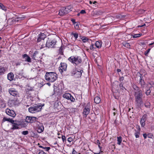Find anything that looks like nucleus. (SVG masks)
I'll return each mask as SVG.
<instances>
[{
  "instance_id": "473e14b6",
  "label": "nucleus",
  "mask_w": 154,
  "mask_h": 154,
  "mask_svg": "<svg viewBox=\"0 0 154 154\" xmlns=\"http://www.w3.org/2000/svg\"><path fill=\"white\" fill-rule=\"evenodd\" d=\"M81 39L82 40V41L84 43L88 41V39L87 38L85 37H83Z\"/></svg>"
},
{
  "instance_id": "7c9ffc66",
  "label": "nucleus",
  "mask_w": 154,
  "mask_h": 154,
  "mask_svg": "<svg viewBox=\"0 0 154 154\" xmlns=\"http://www.w3.org/2000/svg\"><path fill=\"white\" fill-rule=\"evenodd\" d=\"M0 7L2 10L5 11H6V8L1 3H0Z\"/></svg>"
},
{
  "instance_id": "bf43d9fd",
  "label": "nucleus",
  "mask_w": 154,
  "mask_h": 154,
  "mask_svg": "<svg viewBox=\"0 0 154 154\" xmlns=\"http://www.w3.org/2000/svg\"><path fill=\"white\" fill-rule=\"evenodd\" d=\"M20 64V63L19 62L17 63L16 64V66L19 65Z\"/></svg>"
},
{
  "instance_id": "2eb2a0df",
  "label": "nucleus",
  "mask_w": 154,
  "mask_h": 154,
  "mask_svg": "<svg viewBox=\"0 0 154 154\" xmlns=\"http://www.w3.org/2000/svg\"><path fill=\"white\" fill-rule=\"evenodd\" d=\"M9 92L10 94L12 96H16L17 94V92L14 88H11L9 89Z\"/></svg>"
},
{
  "instance_id": "f3484780",
  "label": "nucleus",
  "mask_w": 154,
  "mask_h": 154,
  "mask_svg": "<svg viewBox=\"0 0 154 154\" xmlns=\"http://www.w3.org/2000/svg\"><path fill=\"white\" fill-rule=\"evenodd\" d=\"M23 57L24 59L25 60L28 62H31V58L27 54H24L23 55Z\"/></svg>"
},
{
  "instance_id": "0eeeda50",
  "label": "nucleus",
  "mask_w": 154,
  "mask_h": 154,
  "mask_svg": "<svg viewBox=\"0 0 154 154\" xmlns=\"http://www.w3.org/2000/svg\"><path fill=\"white\" fill-rule=\"evenodd\" d=\"M90 109V103H88L85 106L83 112L84 116L85 117H86L87 115L89 113Z\"/></svg>"
},
{
  "instance_id": "ddd939ff",
  "label": "nucleus",
  "mask_w": 154,
  "mask_h": 154,
  "mask_svg": "<svg viewBox=\"0 0 154 154\" xmlns=\"http://www.w3.org/2000/svg\"><path fill=\"white\" fill-rule=\"evenodd\" d=\"M46 37V35L44 33H40V34L38 35V38L37 39L38 42H40L42 40H44Z\"/></svg>"
},
{
  "instance_id": "603ef678",
  "label": "nucleus",
  "mask_w": 154,
  "mask_h": 154,
  "mask_svg": "<svg viewBox=\"0 0 154 154\" xmlns=\"http://www.w3.org/2000/svg\"><path fill=\"white\" fill-rule=\"evenodd\" d=\"M77 152L75 151L74 149H73L72 152V154H77Z\"/></svg>"
},
{
  "instance_id": "423d86ee",
  "label": "nucleus",
  "mask_w": 154,
  "mask_h": 154,
  "mask_svg": "<svg viewBox=\"0 0 154 154\" xmlns=\"http://www.w3.org/2000/svg\"><path fill=\"white\" fill-rule=\"evenodd\" d=\"M56 41L55 39H48L46 44V46L48 48H52L54 47Z\"/></svg>"
},
{
  "instance_id": "c756f323",
  "label": "nucleus",
  "mask_w": 154,
  "mask_h": 154,
  "mask_svg": "<svg viewBox=\"0 0 154 154\" xmlns=\"http://www.w3.org/2000/svg\"><path fill=\"white\" fill-rule=\"evenodd\" d=\"M39 147L46 150L47 151H49L50 149V148L49 147H44L42 146H39Z\"/></svg>"
},
{
  "instance_id": "ea45409f",
  "label": "nucleus",
  "mask_w": 154,
  "mask_h": 154,
  "mask_svg": "<svg viewBox=\"0 0 154 154\" xmlns=\"http://www.w3.org/2000/svg\"><path fill=\"white\" fill-rule=\"evenodd\" d=\"M90 48L91 50H92L93 51L94 50L95 48L94 47V45H93V44L91 45L90 47Z\"/></svg>"
},
{
  "instance_id": "f03ea898",
  "label": "nucleus",
  "mask_w": 154,
  "mask_h": 154,
  "mask_svg": "<svg viewBox=\"0 0 154 154\" xmlns=\"http://www.w3.org/2000/svg\"><path fill=\"white\" fill-rule=\"evenodd\" d=\"M142 96L143 94L141 91H139L138 92L135 93V101L139 107L141 106L143 104L142 99Z\"/></svg>"
},
{
  "instance_id": "f8f14e48",
  "label": "nucleus",
  "mask_w": 154,
  "mask_h": 154,
  "mask_svg": "<svg viewBox=\"0 0 154 154\" xmlns=\"http://www.w3.org/2000/svg\"><path fill=\"white\" fill-rule=\"evenodd\" d=\"M61 66L59 67V70L60 72H63L66 69L67 65L65 63H61Z\"/></svg>"
},
{
  "instance_id": "7ed1b4c3",
  "label": "nucleus",
  "mask_w": 154,
  "mask_h": 154,
  "mask_svg": "<svg viewBox=\"0 0 154 154\" xmlns=\"http://www.w3.org/2000/svg\"><path fill=\"white\" fill-rule=\"evenodd\" d=\"M68 60L76 65L80 64L82 61V59L81 57L78 56H72L69 57Z\"/></svg>"
},
{
  "instance_id": "9d476101",
  "label": "nucleus",
  "mask_w": 154,
  "mask_h": 154,
  "mask_svg": "<svg viewBox=\"0 0 154 154\" xmlns=\"http://www.w3.org/2000/svg\"><path fill=\"white\" fill-rule=\"evenodd\" d=\"M38 118L35 117L27 116L26 117L25 121L28 123H32L37 121Z\"/></svg>"
},
{
  "instance_id": "13d9d810",
  "label": "nucleus",
  "mask_w": 154,
  "mask_h": 154,
  "mask_svg": "<svg viewBox=\"0 0 154 154\" xmlns=\"http://www.w3.org/2000/svg\"><path fill=\"white\" fill-rule=\"evenodd\" d=\"M124 80V78L123 77H122L119 78L120 81H123Z\"/></svg>"
},
{
  "instance_id": "72a5a7b5",
  "label": "nucleus",
  "mask_w": 154,
  "mask_h": 154,
  "mask_svg": "<svg viewBox=\"0 0 154 154\" xmlns=\"http://www.w3.org/2000/svg\"><path fill=\"white\" fill-rule=\"evenodd\" d=\"M123 45L126 48H129L130 46V45L129 43L126 42H124L123 43Z\"/></svg>"
},
{
  "instance_id": "4c0bfd02",
  "label": "nucleus",
  "mask_w": 154,
  "mask_h": 154,
  "mask_svg": "<svg viewBox=\"0 0 154 154\" xmlns=\"http://www.w3.org/2000/svg\"><path fill=\"white\" fill-rule=\"evenodd\" d=\"M147 115L146 114H144L143 115L142 118L141 119V120H143V121H145L146 119V118Z\"/></svg>"
},
{
  "instance_id": "1a4fd4ad",
  "label": "nucleus",
  "mask_w": 154,
  "mask_h": 154,
  "mask_svg": "<svg viewBox=\"0 0 154 154\" xmlns=\"http://www.w3.org/2000/svg\"><path fill=\"white\" fill-rule=\"evenodd\" d=\"M63 97L68 100L71 101L72 102H73L75 101V98L69 93H65L63 95Z\"/></svg>"
},
{
  "instance_id": "6e6d98bb",
  "label": "nucleus",
  "mask_w": 154,
  "mask_h": 154,
  "mask_svg": "<svg viewBox=\"0 0 154 154\" xmlns=\"http://www.w3.org/2000/svg\"><path fill=\"white\" fill-rule=\"evenodd\" d=\"M19 75H20L21 76H24V73L23 72V70L21 72L19 73Z\"/></svg>"
},
{
  "instance_id": "a18cd8bd",
  "label": "nucleus",
  "mask_w": 154,
  "mask_h": 154,
  "mask_svg": "<svg viewBox=\"0 0 154 154\" xmlns=\"http://www.w3.org/2000/svg\"><path fill=\"white\" fill-rule=\"evenodd\" d=\"M62 139L63 141L64 142V141L66 140V138L64 135H63L62 137Z\"/></svg>"
},
{
  "instance_id": "774afa93",
  "label": "nucleus",
  "mask_w": 154,
  "mask_h": 154,
  "mask_svg": "<svg viewBox=\"0 0 154 154\" xmlns=\"http://www.w3.org/2000/svg\"><path fill=\"white\" fill-rule=\"evenodd\" d=\"M20 19L21 20H22V19H23V18H22V17H20Z\"/></svg>"
},
{
  "instance_id": "3c124183",
  "label": "nucleus",
  "mask_w": 154,
  "mask_h": 154,
  "mask_svg": "<svg viewBox=\"0 0 154 154\" xmlns=\"http://www.w3.org/2000/svg\"><path fill=\"white\" fill-rule=\"evenodd\" d=\"M72 140V139L71 137H69L67 139V141L69 142H71Z\"/></svg>"
},
{
  "instance_id": "8fccbe9b",
  "label": "nucleus",
  "mask_w": 154,
  "mask_h": 154,
  "mask_svg": "<svg viewBox=\"0 0 154 154\" xmlns=\"http://www.w3.org/2000/svg\"><path fill=\"white\" fill-rule=\"evenodd\" d=\"M37 54V52H36V51H35L33 54V58L34 59H35V56L36 55V54Z\"/></svg>"
},
{
  "instance_id": "4be33fe9",
  "label": "nucleus",
  "mask_w": 154,
  "mask_h": 154,
  "mask_svg": "<svg viewBox=\"0 0 154 154\" xmlns=\"http://www.w3.org/2000/svg\"><path fill=\"white\" fill-rule=\"evenodd\" d=\"M6 70L7 69L6 68L3 67H0V75L4 74Z\"/></svg>"
},
{
  "instance_id": "680f3d73",
  "label": "nucleus",
  "mask_w": 154,
  "mask_h": 154,
  "mask_svg": "<svg viewBox=\"0 0 154 154\" xmlns=\"http://www.w3.org/2000/svg\"><path fill=\"white\" fill-rule=\"evenodd\" d=\"M47 85H48L49 86H50L51 85V84L50 83H47Z\"/></svg>"
},
{
  "instance_id": "20e7f679",
  "label": "nucleus",
  "mask_w": 154,
  "mask_h": 154,
  "mask_svg": "<svg viewBox=\"0 0 154 154\" xmlns=\"http://www.w3.org/2000/svg\"><path fill=\"white\" fill-rule=\"evenodd\" d=\"M42 107L41 104H37L30 107L28 109V110L31 113H35L40 111Z\"/></svg>"
},
{
  "instance_id": "aec40b11",
  "label": "nucleus",
  "mask_w": 154,
  "mask_h": 154,
  "mask_svg": "<svg viewBox=\"0 0 154 154\" xmlns=\"http://www.w3.org/2000/svg\"><path fill=\"white\" fill-rule=\"evenodd\" d=\"M5 121H8L11 123H13L14 122V120L10 118H7L5 117L3 118L2 122H4Z\"/></svg>"
},
{
  "instance_id": "5fc2aeb1",
  "label": "nucleus",
  "mask_w": 154,
  "mask_h": 154,
  "mask_svg": "<svg viewBox=\"0 0 154 154\" xmlns=\"http://www.w3.org/2000/svg\"><path fill=\"white\" fill-rule=\"evenodd\" d=\"M86 13L85 11V10H82L81 11L80 13L82 14H84Z\"/></svg>"
},
{
  "instance_id": "2f4dec72",
  "label": "nucleus",
  "mask_w": 154,
  "mask_h": 154,
  "mask_svg": "<svg viewBox=\"0 0 154 154\" xmlns=\"http://www.w3.org/2000/svg\"><path fill=\"white\" fill-rule=\"evenodd\" d=\"M14 123L16 125H17L18 126L21 125H22V122L20 121H14Z\"/></svg>"
},
{
  "instance_id": "9b49d317",
  "label": "nucleus",
  "mask_w": 154,
  "mask_h": 154,
  "mask_svg": "<svg viewBox=\"0 0 154 154\" xmlns=\"http://www.w3.org/2000/svg\"><path fill=\"white\" fill-rule=\"evenodd\" d=\"M5 112L7 114L13 117H14L16 116V114L14 110L8 108L5 109Z\"/></svg>"
},
{
  "instance_id": "a878e982",
  "label": "nucleus",
  "mask_w": 154,
  "mask_h": 154,
  "mask_svg": "<svg viewBox=\"0 0 154 154\" xmlns=\"http://www.w3.org/2000/svg\"><path fill=\"white\" fill-rule=\"evenodd\" d=\"M142 33L135 34L132 35V36L134 38H138L142 35Z\"/></svg>"
},
{
  "instance_id": "4d7b16f0",
  "label": "nucleus",
  "mask_w": 154,
  "mask_h": 154,
  "mask_svg": "<svg viewBox=\"0 0 154 154\" xmlns=\"http://www.w3.org/2000/svg\"><path fill=\"white\" fill-rule=\"evenodd\" d=\"M71 21H72V22L74 23V24L76 23L75 22V20L74 19H72L71 20Z\"/></svg>"
},
{
  "instance_id": "49530a36",
  "label": "nucleus",
  "mask_w": 154,
  "mask_h": 154,
  "mask_svg": "<svg viewBox=\"0 0 154 154\" xmlns=\"http://www.w3.org/2000/svg\"><path fill=\"white\" fill-rule=\"evenodd\" d=\"M97 144L98 145V146L99 147V148L100 149L101 148V147L100 146V141H99V140H97Z\"/></svg>"
},
{
  "instance_id": "412c9836",
  "label": "nucleus",
  "mask_w": 154,
  "mask_h": 154,
  "mask_svg": "<svg viewBox=\"0 0 154 154\" xmlns=\"http://www.w3.org/2000/svg\"><path fill=\"white\" fill-rule=\"evenodd\" d=\"M61 105V103L58 100H56L54 103V106L55 108L58 109L60 106Z\"/></svg>"
},
{
  "instance_id": "6ab92c4d",
  "label": "nucleus",
  "mask_w": 154,
  "mask_h": 154,
  "mask_svg": "<svg viewBox=\"0 0 154 154\" xmlns=\"http://www.w3.org/2000/svg\"><path fill=\"white\" fill-rule=\"evenodd\" d=\"M96 47L98 48H100L102 46V42L101 41H98L96 42L95 44Z\"/></svg>"
},
{
  "instance_id": "a211bd4d",
  "label": "nucleus",
  "mask_w": 154,
  "mask_h": 154,
  "mask_svg": "<svg viewBox=\"0 0 154 154\" xmlns=\"http://www.w3.org/2000/svg\"><path fill=\"white\" fill-rule=\"evenodd\" d=\"M140 128L139 126H138V129L137 131L135 130V132L134 133V135L136 138H138L139 137V135L140 134Z\"/></svg>"
},
{
  "instance_id": "39448f33",
  "label": "nucleus",
  "mask_w": 154,
  "mask_h": 154,
  "mask_svg": "<svg viewBox=\"0 0 154 154\" xmlns=\"http://www.w3.org/2000/svg\"><path fill=\"white\" fill-rule=\"evenodd\" d=\"M70 6H68L66 8H63L59 11V14L60 16H63L67 14L72 10Z\"/></svg>"
},
{
  "instance_id": "de8ad7c7",
  "label": "nucleus",
  "mask_w": 154,
  "mask_h": 154,
  "mask_svg": "<svg viewBox=\"0 0 154 154\" xmlns=\"http://www.w3.org/2000/svg\"><path fill=\"white\" fill-rule=\"evenodd\" d=\"M150 49H148L147 50L145 53V54L146 55H147L150 51Z\"/></svg>"
},
{
  "instance_id": "f257e3e1",
  "label": "nucleus",
  "mask_w": 154,
  "mask_h": 154,
  "mask_svg": "<svg viewBox=\"0 0 154 154\" xmlns=\"http://www.w3.org/2000/svg\"><path fill=\"white\" fill-rule=\"evenodd\" d=\"M45 78L46 80L51 82H53L57 79V75L54 72H48L46 73Z\"/></svg>"
},
{
  "instance_id": "58836bf2",
  "label": "nucleus",
  "mask_w": 154,
  "mask_h": 154,
  "mask_svg": "<svg viewBox=\"0 0 154 154\" xmlns=\"http://www.w3.org/2000/svg\"><path fill=\"white\" fill-rule=\"evenodd\" d=\"M74 26L75 29H78L79 27V23H78L76 22L74 24Z\"/></svg>"
},
{
  "instance_id": "c03bdc74",
  "label": "nucleus",
  "mask_w": 154,
  "mask_h": 154,
  "mask_svg": "<svg viewBox=\"0 0 154 154\" xmlns=\"http://www.w3.org/2000/svg\"><path fill=\"white\" fill-rule=\"evenodd\" d=\"M123 83H121L119 85V86L121 89L124 90L125 89V88L123 86Z\"/></svg>"
},
{
  "instance_id": "0e129e2a",
  "label": "nucleus",
  "mask_w": 154,
  "mask_h": 154,
  "mask_svg": "<svg viewBox=\"0 0 154 154\" xmlns=\"http://www.w3.org/2000/svg\"><path fill=\"white\" fill-rule=\"evenodd\" d=\"M89 3H90V4H92V2L91 1H89Z\"/></svg>"
},
{
  "instance_id": "e2e57ef3",
  "label": "nucleus",
  "mask_w": 154,
  "mask_h": 154,
  "mask_svg": "<svg viewBox=\"0 0 154 154\" xmlns=\"http://www.w3.org/2000/svg\"><path fill=\"white\" fill-rule=\"evenodd\" d=\"M62 50V49L61 48H60L59 49V51H60V52L61 51L62 52V51H61Z\"/></svg>"
},
{
  "instance_id": "393cba45",
  "label": "nucleus",
  "mask_w": 154,
  "mask_h": 154,
  "mask_svg": "<svg viewBox=\"0 0 154 154\" xmlns=\"http://www.w3.org/2000/svg\"><path fill=\"white\" fill-rule=\"evenodd\" d=\"M68 110L70 112L74 113L77 110V109L76 108H71L68 109Z\"/></svg>"
},
{
  "instance_id": "cd10ccee",
  "label": "nucleus",
  "mask_w": 154,
  "mask_h": 154,
  "mask_svg": "<svg viewBox=\"0 0 154 154\" xmlns=\"http://www.w3.org/2000/svg\"><path fill=\"white\" fill-rule=\"evenodd\" d=\"M12 123L13 124L12 125V129L14 130L16 129H18L19 128V126H18L17 125H16L14 123V122L13 123Z\"/></svg>"
},
{
  "instance_id": "37998d69",
  "label": "nucleus",
  "mask_w": 154,
  "mask_h": 154,
  "mask_svg": "<svg viewBox=\"0 0 154 154\" xmlns=\"http://www.w3.org/2000/svg\"><path fill=\"white\" fill-rule=\"evenodd\" d=\"M151 92V91L149 89H148L146 90V94L147 95H148Z\"/></svg>"
},
{
  "instance_id": "4468645a",
  "label": "nucleus",
  "mask_w": 154,
  "mask_h": 154,
  "mask_svg": "<svg viewBox=\"0 0 154 154\" xmlns=\"http://www.w3.org/2000/svg\"><path fill=\"white\" fill-rule=\"evenodd\" d=\"M142 79L143 77L140 76V79L139 84L141 85L142 88H143L147 86H148V85H146L143 80Z\"/></svg>"
},
{
  "instance_id": "c9c22d12",
  "label": "nucleus",
  "mask_w": 154,
  "mask_h": 154,
  "mask_svg": "<svg viewBox=\"0 0 154 154\" xmlns=\"http://www.w3.org/2000/svg\"><path fill=\"white\" fill-rule=\"evenodd\" d=\"M145 121L143 120H140V123L142 127H144L145 125Z\"/></svg>"
},
{
  "instance_id": "09e8293b",
  "label": "nucleus",
  "mask_w": 154,
  "mask_h": 154,
  "mask_svg": "<svg viewBox=\"0 0 154 154\" xmlns=\"http://www.w3.org/2000/svg\"><path fill=\"white\" fill-rule=\"evenodd\" d=\"M38 154H46V153L42 150H40Z\"/></svg>"
},
{
  "instance_id": "338daca9",
  "label": "nucleus",
  "mask_w": 154,
  "mask_h": 154,
  "mask_svg": "<svg viewBox=\"0 0 154 154\" xmlns=\"http://www.w3.org/2000/svg\"><path fill=\"white\" fill-rule=\"evenodd\" d=\"M154 43V42L153 43H151V44H149V45H152Z\"/></svg>"
},
{
  "instance_id": "e433bc0d",
  "label": "nucleus",
  "mask_w": 154,
  "mask_h": 154,
  "mask_svg": "<svg viewBox=\"0 0 154 154\" xmlns=\"http://www.w3.org/2000/svg\"><path fill=\"white\" fill-rule=\"evenodd\" d=\"M150 103L149 102H146L145 103V106L146 108H149L150 106Z\"/></svg>"
},
{
  "instance_id": "c85d7f7f",
  "label": "nucleus",
  "mask_w": 154,
  "mask_h": 154,
  "mask_svg": "<svg viewBox=\"0 0 154 154\" xmlns=\"http://www.w3.org/2000/svg\"><path fill=\"white\" fill-rule=\"evenodd\" d=\"M118 143L117 144L119 145H120L121 143L122 140V138L120 136L117 137Z\"/></svg>"
},
{
  "instance_id": "f704fd0d",
  "label": "nucleus",
  "mask_w": 154,
  "mask_h": 154,
  "mask_svg": "<svg viewBox=\"0 0 154 154\" xmlns=\"http://www.w3.org/2000/svg\"><path fill=\"white\" fill-rule=\"evenodd\" d=\"M72 35L74 36L75 40H76L78 37V34L77 33H72Z\"/></svg>"
},
{
  "instance_id": "5701e85b",
  "label": "nucleus",
  "mask_w": 154,
  "mask_h": 154,
  "mask_svg": "<svg viewBox=\"0 0 154 154\" xmlns=\"http://www.w3.org/2000/svg\"><path fill=\"white\" fill-rule=\"evenodd\" d=\"M5 103L3 100L1 99H0V107H5Z\"/></svg>"
},
{
  "instance_id": "864d4df0",
  "label": "nucleus",
  "mask_w": 154,
  "mask_h": 154,
  "mask_svg": "<svg viewBox=\"0 0 154 154\" xmlns=\"http://www.w3.org/2000/svg\"><path fill=\"white\" fill-rule=\"evenodd\" d=\"M143 137L144 138V139H146L147 138V134L146 133L143 134Z\"/></svg>"
},
{
  "instance_id": "b1692460",
  "label": "nucleus",
  "mask_w": 154,
  "mask_h": 154,
  "mask_svg": "<svg viewBox=\"0 0 154 154\" xmlns=\"http://www.w3.org/2000/svg\"><path fill=\"white\" fill-rule=\"evenodd\" d=\"M94 100L95 103H99L100 102L101 99L100 97L97 96L94 98Z\"/></svg>"
},
{
  "instance_id": "052dcab7",
  "label": "nucleus",
  "mask_w": 154,
  "mask_h": 154,
  "mask_svg": "<svg viewBox=\"0 0 154 154\" xmlns=\"http://www.w3.org/2000/svg\"><path fill=\"white\" fill-rule=\"evenodd\" d=\"M117 71L118 72H119L121 71V70L119 69H117Z\"/></svg>"
},
{
  "instance_id": "bb28decb",
  "label": "nucleus",
  "mask_w": 154,
  "mask_h": 154,
  "mask_svg": "<svg viewBox=\"0 0 154 154\" xmlns=\"http://www.w3.org/2000/svg\"><path fill=\"white\" fill-rule=\"evenodd\" d=\"M44 130V127L42 125L38 128V131L39 133H41Z\"/></svg>"
},
{
  "instance_id": "a19ab883",
  "label": "nucleus",
  "mask_w": 154,
  "mask_h": 154,
  "mask_svg": "<svg viewBox=\"0 0 154 154\" xmlns=\"http://www.w3.org/2000/svg\"><path fill=\"white\" fill-rule=\"evenodd\" d=\"M28 133H29L28 131H23L22 132V134L24 135H27V134H28Z\"/></svg>"
},
{
  "instance_id": "69168bd1",
  "label": "nucleus",
  "mask_w": 154,
  "mask_h": 154,
  "mask_svg": "<svg viewBox=\"0 0 154 154\" xmlns=\"http://www.w3.org/2000/svg\"><path fill=\"white\" fill-rule=\"evenodd\" d=\"M97 3V2L96 1H94V2H93V4H95V3Z\"/></svg>"
},
{
  "instance_id": "dca6fc26",
  "label": "nucleus",
  "mask_w": 154,
  "mask_h": 154,
  "mask_svg": "<svg viewBox=\"0 0 154 154\" xmlns=\"http://www.w3.org/2000/svg\"><path fill=\"white\" fill-rule=\"evenodd\" d=\"M14 78V75L12 72L9 73L7 75V78L10 81L13 80Z\"/></svg>"
},
{
  "instance_id": "79ce46f5",
  "label": "nucleus",
  "mask_w": 154,
  "mask_h": 154,
  "mask_svg": "<svg viewBox=\"0 0 154 154\" xmlns=\"http://www.w3.org/2000/svg\"><path fill=\"white\" fill-rule=\"evenodd\" d=\"M148 137L149 138H152L153 137L152 134L151 133H149L147 134Z\"/></svg>"
},
{
  "instance_id": "6e6552de",
  "label": "nucleus",
  "mask_w": 154,
  "mask_h": 154,
  "mask_svg": "<svg viewBox=\"0 0 154 154\" xmlns=\"http://www.w3.org/2000/svg\"><path fill=\"white\" fill-rule=\"evenodd\" d=\"M83 72V70H82L79 71L77 70L76 69H74L72 72V74L73 76H74L75 77L77 78L81 76L82 73Z\"/></svg>"
}]
</instances>
